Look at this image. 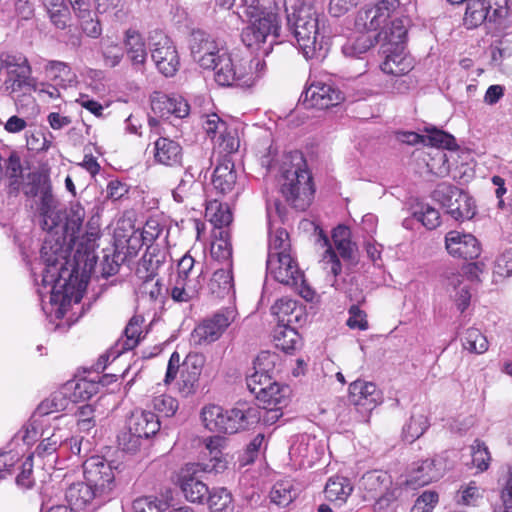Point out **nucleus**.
Segmentation results:
<instances>
[{"label": "nucleus", "mask_w": 512, "mask_h": 512, "mask_svg": "<svg viewBox=\"0 0 512 512\" xmlns=\"http://www.w3.org/2000/svg\"><path fill=\"white\" fill-rule=\"evenodd\" d=\"M62 215L63 220L44 239L41 259L44 263L42 283L51 287L50 303L65 309L82 298L76 265L84 262L85 266H92L96 262L100 228L91 218L85 232L79 235L86 216L85 208L79 202L71 203Z\"/></svg>", "instance_id": "nucleus-1"}, {"label": "nucleus", "mask_w": 512, "mask_h": 512, "mask_svg": "<svg viewBox=\"0 0 512 512\" xmlns=\"http://www.w3.org/2000/svg\"><path fill=\"white\" fill-rule=\"evenodd\" d=\"M287 25L306 60L322 61L329 51L324 17L311 0H283Z\"/></svg>", "instance_id": "nucleus-2"}, {"label": "nucleus", "mask_w": 512, "mask_h": 512, "mask_svg": "<svg viewBox=\"0 0 512 512\" xmlns=\"http://www.w3.org/2000/svg\"><path fill=\"white\" fill-rule=\"evenodd\" d=\"M221 443L222 439L219 437L209 438L206 443L209 462L190 463L182 470L179 485L189 502L203 503L210 493L208 486L199 478V472L220 473L227 468L228 462L220 450Z\"/></svg>", "instance_id": "nucleus-3"}, {"label": "nucleus", "mask_w": 512, "mask_h": 512, "mask_svg": "<svg viewBox=\"0 0 512 512\" xmlns=\"http://www.w3.org/2000/svg\"><path fill=\"white\" fill-rule=\"evenodd\" d=\"M201 418L208 430L233 434L257 424L260 413L255 405L248 403H237L234 408L226 411L218 405L211 404L202 409Z\"/></svg>", "instance_id": "nucleus-4"}, {"label": "nucleus", "mask_w": 512, "mask_h": 512, "mask_svg": "<svg viewBox=\"0 0 512 512\" xmlns=\"http://www.w3.org/2000/svg\"><path fill=\"white\" fill-rule=\"evenodd\" d=\"M0 63L7 72L5 91L18 105L20 97L29 96L37 89V80L32 76V68L26 56L21 53H2Z\"/></svg>", "instance_id": "nucleus-5"}, {"label": "nucleus", "mask_w": 512, "mask_h": 512, "mask_svg": "<svg viewBox=\"0 0 512 512\" xmlns=\"http://www.w3.org/2000/svg\"><path fill=\"white\" fill-rule=\"evenodd\" d=\"M305 162L299 156V162L282 173L281 192L295 209L306 210L313 199L314 186L312 176L303 168Z\"/></svg>", "instance_id": "nucleus-6"}, {"label": "nucleus", "mask_w": 512, "mask_h": 512, "mask_svg": "<svg viewBox=\"0 0 512 512\" xmlns=\"http://www.w3.org/2000/svg\"><path fill=\"white\" fill-rule=\"evenodd\" d=\"M25 193L32 197H39L38 211L41 217V227L47 234L53 232L55 226L63 220V215L58 208V200L52 194L50 181L46 177L36 176Z\"/></svg>", "instance_id": "nucleus-7"}, {"label": "nucleus", "mask_w": 512, "mask_h": 512, "mask_svg": "<svg viewBox=\"0 0 512 512\" xmlns=\"http://www.w3.org/2000/svg\"><path fill=\"white\" fill-rule=\"evenodd\" d=\"M279 19L278 14H267L262 19L249 22V25L243 28L241 40L243 44L251 50H260L268 55L271 51L272 42L279 37Z\"/></svg>", "instance_id": "nucleus-8"}, {"label": "nucleus", "mask_w": 512, "mask_h": 512, "mask_svg": "<svg viewBox=\"0 0 512 512\" xmlns=\"http://www.w3.org/2000/svg\"><path fill=\"white\" fill-rule=\"evenodd\" d=\"M432 197L446 208L447 213L456 221L468 220L475 215L473 199L454 185L438 184L432 192Z\"/></svg>", "instance_id": "nucleus-9"}, {"label": "nucleus", "mask_w": 512, "mask_h": 512, "mask_svg": "<svg viewBox=\"0 0 512 512\" xmlns=\"http://www.w3.org/2000/svg\"><path fill=\"white\" fill-rule=\"evenodd\" d=\"M237 311L225 307L202 320L192 331L190 341L194 346H206L216 342L235 321Z\"/></svg>", "instance_id": "nucleus-10"}, {"label": "nucleus", "mask_w": 512, "mask_h": 512, "mask_svg": "<svg viewBox=\"0 0 512 512\" xmlns=\"http://www.w3.org/2000/svg\"><path fill=\"white\" fill-rule=\"evenodd\" d=\"M149 47L157 70L165 77L174 76L180 59L173 41L164 32L154 30L149 35Z\"/></svg>", "instance_id": "nucleus-11"}, {"label": "nucleus", "mask_w": 512, "mask_h": 512, "mask_svg": "<svg viewBox=\"0 0 512 512\" xmlns=\"http://www.w3.org/2000/svg\"><path fill=\"white\" fill-rule=\"evenodd\" d=\"M244 59L233 56L227 48L220 52L215 61L214 79L220 86L251 87V76L244 73Z\"/></svg>", "instance_id": "nucleus-12"}, {"label": "nucleus", "mask_w": 512, "mask_h": 512, "mask_svg": "<svg viewBox=\"0 0 512 512\" xmlns=\"http://www.w3.org/2000/svg\"><path fill=\"white\" fill-rule=\"evenodd\" d=\"M84 479L98 491L106 496L114 485V469L112 463L104 457L95 455L83 463Z\"/></svg>", "instance_id": "nucleus-13"}, {"label": "nucleus", "mask_w": 512, "mask_h": 512, "mask_svg": "<svg viewBox=\"0 0 512 512\" xmlns=\"http://www.w3.org/2000/svg\"><path fill=\"white\" fill-rule=\"evenodd\" d=\"M399 5V0H380L373 6L362 8L355 21L357 29L372 32L384 28Z\"/></svg>", "instance_id": "nucleus-14"}, {"label": "nucleus", "mask_w": 512, "mask_h": 512, "mask_svg": "<svg viewBox=\"0 0 512 512\" xmlns=\"http://www.w3.org/2000/svg\"><path fill=\"white\" fill-rule=\"evenodd\" d=\"M191 55L202 68L215 67L220 52L226 48L210 34L202 30H193L189 40Z\"/></svg>", "instance_id": "nucleus-15"}, {"label": "nucleus", "mask_w": 512, "mask_h": 512, "mask_svg": "<svg viewBox=\"0 0 512 512\" xmlns=\"http://www.w3.org/2000/svg\"><path fill=\"white\" fill-rule=\"evenodd\" d=\"M267 272L279 283L297 286L303 282V273L291 253L280 256H268L266 262Z\"/></svg>", "instance_id": "nucleus-16"}, {"label": "nucleus", "mask_w": 512, "mask_h": 512, "mask_svg": "<svg viewBox=\"0 0 512 512\" xmlns=\"http://www.w3.org/2000/svg\"><path fill=\"white\" fill-rule=\"evenodd\" d=\"M301 99L307 108L328 109L339 104L343 97L333 84L318 81L302 93Z\"/></svg>", "instance_id": "nucleus-17"}, {"label": "nucleus", "mask_w": 512, "mask_h": 512, "mask_svg": "<svg viewBox=\"0 0 512 512\" xmlns=\"http://www.w3.org/2000/svg\"><path fill=\"white\" fill-rule=\"evenodd\" d=\"M445 247L454 258L477 259L481 254V244L471 233L452 230L445 235Z\"/></svg>", "instance_id": "nucleus-18"}, {"label": "nucleus", "mask_w": 512, "mask_h": 512, "mask_svg": "<svg viewBox=\"0 0 512 512\" xmlns=\"http://www.w3.org/2000/svg\"><path fill=\"white\" fill-rule=\"evenodd\" d=\"M205 361V356L197 352H191L185 357L179 381V391L182 395L190 396L196 393Z\"/></svg>", "instance_id": "nucleus-19"}, {"label": "nucleus", "mask_w": 512, "mask_h": 512, "mask_svg": "<svg viewBox=\"0 0 512 512\" xmlns=\"http://www.w3.org/2000/svg\"><path fill=\"white\" fill-rule=\"evenodd\" d=\"M385 59L381 64V70L386 74L401 76L412 69V61L405 54V45L400 43H384L381 46Z\"/></svg>", "instance_id": "nucleus-20"}, {"label": "nucleus", "mask_w": 512, "mask_h": 512, "mask_svg": "<svg viewBox=\"0 0 512 512\" xmlns=\"http://www.w3.org/2000/svg\"><path fill=\"white\" fill-rule=\"evenodd\" d=\"M349 402L365 411H372L382 403V392L373 382L355 380L349 385Z\"/></svg>", "instance_id": "nucleus-21"}, {"label": "nucleus", "mask_w": 512, "mask_h": 512, "mask_svg": "<svg viewBox=\"0 0 512 512\" xmlns=\"http://www.w3.org/2000/svg\"><path fill=\"white\" fill-rule=\"evenodd\" d=\"M391 483V477L387 472L380 470L366 472L360 480V488L364 491V500L380 501Z\"/></svg>", "instance_id": "nucleus-22"}, {"label": "nucleus", "mask_w": 512, "mask_h": 512, "mask_svg": "<svg viewBox=\"0 0 512 512\" xmlns=\"http://www.w3.org/2000/svg\"><path fill=\"white\" fill-rule=\"evenodd\" d=\"M441 463H437L434 459H426L415 464V467L408 474L406 484L412 489L422 487L437 481L443 475Z\"/></svg>", "instance_id": "nucleus-23"}, {"label": "nucleus", "mask_w": 512, "mask_h": 512, "mask_svg": "<svg viewBox=\"0 0 512 512\" xmlns=\"http://www.w3.org/2000/svg\"><path fill=\"white\" fill-rule=\"evenodd\" d=\"M125 53L132 67L136 71H143L147 60L146 43L143 36L136 29L130 28L124 34Z\"/></svg>", "instance_id": "nucleus-24"}, {"label": "nucleus", "mask_w": 512, "mask_h": 512, "mask_svg": "<svg viewBox=\"0 0 512 512\" xmlns=\"http://www.w3.org/2000/svg\"><path fill=\"white\" fill-rule=\"evenodd\" d=\"M154 161L167 167L182 165L183 151L180 144L170 138L159 137L154 142Z\"/></svg>", "instance_id": "nucleus-25"}, {"label": "nucleus", "mask_w": 512, "mask_h": 512, "mask_svg": "<svg viewBox=\"0 0 512 512\" xmlns=\"http://www.w3.org/2000/svg\"><path fill=\"white\" fill-rule=\"evenodd\" d=\"M152 110L160 114L161 117L174 115L177 118L188 116L190 106L188 102L181 96H168L159 94L152 99Z\"/></svg>", "instance_id": "nucleus-26"}, {"label": "nucleus", "mask_w": 512, "mask_h": 512, "mask_svg": "<svg viewBox=\"0 0 512 512\" xmlns=\"http://www.w3.org/2000/svg\"><path fill=\"white\" fill-rule=\"evenodd\" d=\"M101 497H104V495L98 493L87 481L73 483L65 492V498L70 505L69 508L73 509L74 512L84 509L87 505L91 504L94 499Z\"/></svg>", "instance_id": "nucleus-27"}, {"label": "nucleus", "mask_w": 512, "mask_h": 512, "mask_svg": "<svg viewBox=\"0 0 512 512\" xmlns=\"http://www.w3.org/2000/svg\"><path fill=\"white\" fill-rule=\"evenodd\" d=\"M127 426L147 440L160 430V421L158 416L151 411L135 410L128 418Z\"/></svg>", "instance_id": "nucleus-28"}, {"label": "nucleus", "mask_w": 512, "mask_h": 512, "mask_svg": "<svg viewBox=\"0 0 512 512\" xmlns=\"http://www.w3.org/2000/svg\"><path fill=\"white\" fill-rule=\"evenodd\" d=\"M47 77L58 87L66 89L77 83V76L72 71L69 64L58 61L49 60L44 66Z\"/></svg>", "instance_id": "nucleus-29"}, {"label": "nucleus", "mask_w": 512, "mask_h": 512, "mask_svg": "<svg viewBox=\"0 0 512 512\" xmlns=\"http://www.w3.org/2000/svg\"><path fill=\"white\" fill-rule=\"evenodd\" d=\"M42 440L36 448V454L39 457L53 456L59 448L66 444L69 434L66 429L53 428L43 430Z\"/></svg>", "instance_id": "nucleus-30"}, {"label": "nucleus", "mask_w": 512, "mask_h": 512, "mask_svg": "<svg viewBox=\"0 0 512 512\" xmlns=\"http://www.w3.org/2000/svg\"><path fill=\"white\" fill-rule=\"evenodd\" d=\"M271 312L277 318L278 325H293L300 321L303 309L295 300L284 297L275 302Z\"/></svg>", "instance_id": "nucleus-31"}, {"label": "nucleus", "mask_w": 512, "mask_h": 512, "mask_svg": "<svg viewBox=\"0 0 512 512\" xmlns=\"http://www.w3.org/2000/svg\"><path fill=\"white\" fill-rule=\"evenodd\" d=\"M209 291L218 298H224L234 294V282L232 276V264L214 271L209 284Z\"/></svg>", "instance_id": "nucleus-32"}, {"label": "nucleus", "mask_w": 512, "mask_h": 512, "mask_svg": "<svg viewBox=\"0 0 512 512\" xmlns=\"http://www.w3.org/2000/svg\"><path fill=\"white\" fill-rule=\"evenodd\" d=\"M236 172L234 163L228 159L221 161L214 169L212 184L222 194L232 191L236 183Z\"/></svg>", "instance_id": "nucleus-33"}, {"label": "nucleus", "mask_w": 512, "mask_h": 512, "mask_svg": "<svg viewBox=\"0 0 512 512\" xmlns=\"http://www.w3.org/2000/svg\"><path fill=\"white\" fill-rule=\"evenodd\" d=\"M446 289L450 297L455 302L458 310L464 312L471 299V293L468 285L463 284V276L460 273H451L446 279Z\"/></svg>", "instance_id": "nucleus-34"}, {"label": "nucleus", "mask_w": 512, "mask_h": 512, "mask_svg": "<svg viewBox=\"0 0 512 512\" xmlns=\"http://www.w3.org/2000/svg\"><path fill=\"white\" fill-rule=\"evenodd\" d=\"M333 243L341 257L354 263L356 261L357 245L351 240V231L345 225H338L332 233Z\"/></svg>", "instance_id": "nucleus-35"}, {"label": "nucleus", "mask_w": 512, "mask_h": 512, "mask_svg": "<svg viewBox=\"0 0 512 512\" xmlns=\"http://www.w3.org/2000/svg\"><path fill=\"white\" fill-rule=\"evenodd\" d=\"M202 190L203 185L195 180L193 174L186 171L177 187L172 191V196L176 202L185 203L200 195Z\"/></svg>", "instance_id": "nucleus-36"}, {"label": "nucleus", "mask_w": 512, "mask_h": 512, "mask_svg": "<svg viewBox=\"0 0 512 512\" xmlns=\"http://www.w3.org/2000/svg\"><path fill=\"white\" fill-rule=\"evenodd\" d=\"M353 491L350 480L343 476L330 477L325 485L324 493L329 501L345 503Z\"/></svg>", "instance_id": "nucleus-37"}, {"label": "nucleus", "mask_w": 512, "mask_h": 512, "mask_svg": "<svg viewBox=\"0 0 512 512\" xmlns=\"http://www.w3.org/2000/svg\"><path fill=\"white\" fill-rule=\"evenodd\" d=\"M265 397L261 394L255 396L259 404L263 407H279L287 406L289 403L290 388L279 382L272 385L269 390L263 392Z\"/></svg>", "instance_id": "nucleus-38"}, {"label": "nucleus", "mask_w": 512, "mask_h": 512, "mask_svg": "<svg viewBox=\"0 0 512 512\" xmlns=\"http://www.w3.org/2000/svg\"><path fill=\"white\" fill-rule=\"evenodd\" d=\"M202 288V280H183L175 279V283L171 288V298L176 302H188L194 298Z\"/></svg>", "instance_id": "nucleus-39"}, {"label": "nucleus", "mask_w": 512, "mask_h": 512, "mask_svg": "<svg viewBox=\"0 0 512 512\" xmlns=\"http://www.w3.org/2000/svg\"><path fill=\"white\" fill-rule=\"evenodd\" d=\"M291 253V243L286 230L277 228L273 230L269 224L268 256H280Z\"/></svg>", "instance_id": "nucleus-40"}, {"label": "nucleus", "mask_w": 512, "mask_h": 512, "mask_svg": "<svg viewBox=\"0 0 512 512\" xmlns=\"http://www.w3.org/2000/svg\"><path fill=\"white\" fill-rule=\"evenodd\" d=\"M483 499V490L475 481L462 484L457 490L454 501L457 505L476 507Z\"/></svg>", "instance_id": "nucleus-41"}, {"label": "nucleus", "mask_w": 512, "mask_h": 512, "mask_svg": "<svg viewBox=\"0 0 512 512\" xmlns=\"http://www.w3.org/2000/svg\"><path fill=\"white\" fill-rule=\"evenodd\" d=\"M161 264L157 255L147 252L137 263L135 275L142 282L153 281Z\"/></svg>", "instance_id": "nucleus-42"}, {"label": "nucleus", "mask_w": 512, "mask_h": 512, "mask_svg": "<svg viewBox=\"0 0 512 512\" xmlns=\"http://www.w3.org/2000/svg\"><path fill=\"white\" fill-rule=\"evenodd\" d=\"M376 39V37H372L368 33H361L354 38L348 39L342 46V52L347 57L359 58L374 45Z\"/></svg>", "instance_id": "nucleus-43"}, {"label": "nucleus", "mask_w": 512, "mask_h": 512, "mask_svg": "<svg viewBox=\"0 0 512 512\" xmlns=\"http://www.w3.org/2000/svg\"><path fill=\"white\" fill-rule=\"evenodd\" d=\"M462 346L465 350L474 354H483L489 348L486 336L477 328H468L462 338Z\"/></svg>", "instance_id": "nucleus-44"}, {"label": "nucleus", "mask_w": 512, "mask_h": 512, "mask_svg": "<svg viewBox=\"0 0 512 512\" xmlns=\"http://www.w3.org/2000/svg\"><path fill=\"white\" fill-rule=\"evenodd\" d=\"M482 0H468L464 15V25L467 29H473L481 25L485 20L489 21V14Z\"/></svg>", "instance_id": "nucleus-45"}, {"label": "nucleus", "mask_w": 512, "mask_h": 512, "mask_svg": "<svg viewBox=\"0 0 512 512\" xmlns=\"http://www.w3.org/2000/svg\"><path fill=\"white\" fill-rule=\"evenodd\" d=\"M297 496L291 480H281L274 484L270 491L271 502L280 506H288Z\"/></svg>", "instance_id": "nucleus-46"}, {"label": "nucleus", "mask_w": 512, "mask_h": 512, "mask_svg": "<svg viewBox=\"0 0 512 512\" xmlns=\"http://www.w3.org/2000/svg\"><path fill=\"white\" fill-rule=\"evenodd\" d=\"M70 404L66 394L62 391L52 393L44 399L37 407L35 415L46 416L52 413L61 412L67 409Z\"/></svg>", "instance_id": "nucleus-47"}, {"label": "nucleus", "mask_w": 512, "mask_h": 512, "mask_svg": "<svg viewBox=\"0 0 512 512\" xmlns=\"http://www.w3.org/2000/svg\"><path fill=\"white\" fill-rule=\"evenodd\" d=\"M424 131L426 135H424L423 144L449 150L456 147L455 138L451 134L434 126L425 127Z\"/></svg>", "instance_id": "nucleus-48"}, {"label": "nucleus", "mask_w": 512, "mask_h": 512, "mask_svg": "<svg viewBox=\"0 0 512 512\" xmlns=\"http://www.w3.org/2000/svg\"><path fill=\"white\" fill-rule=\"evenodd\" d=\"M273 337L276 346L285 352L294 350L299 343V335L292 325H277Z\"/></svg>", "instance_id": "nucleus-49"}, {"label": "nucleus", "mask_w": 512, "mask_h": 512, "mask_svg": "<svg viewBox=\"0 0 512 512\" xmlns=\"http://www.w3.org/2000/svg\"><path fill=\"white\" fill-rule=\"evenodd\" d=\"M206 216L209 217L210 222L218 228L228 226L233 219L229 206L216 200L207 205Z\"/></svg>", "instance_id": "nucleus-50"}, {"label": "nucleus", "mask_w": 512, "mask_h": 512, "mask_svg": "<svg viewBox=\"0 0 512 512\" xmlns=\"http://www.w3.org/2000/svg\"><path fill=\"white\" fill-rule=\"evenodd\" d=\"M210 512H233L234 504L231 493L226 488L212 490L207 497Z\"/></svg>", "instance_id": "nucleus-51"}, {"label": "nucleus", "mask_w": 512, "mask_h": 512, "mask_svg": "<svg viewBox=\"0 0 512 512\" xmlns=\"http://www.w3.org/2000/svg\"><path fill=\"white\" fill-rule=\"evenodd\" d=\"M319 241L323 242L322 246H327V249L325 250L321 259L322 267L327 271V273L337 277L341 273V263L337 254L329 245V239L324 234L323 230L319 231Z\"/></svg>", "instance_id": "nucleus-52"}, {"label": "nucleus", "mask_w": 512, "mask_h": 512, "mask_svg": "<svg viewBox=\"0 0 512 512\" xmlns=\"http://www.w3.org/2000/svg\"><path fill=\"white\" fill-rule=\"evenodd\" d=\"M280 364V357L277 353L261 351L253 362V373L273 376L277 365Z\"/></svg>", "instance_id": "nucleus-53"}, {"label": "nucleus", "mask_w": 512, "mask_h": 512, "mask_svg": "<svg viewBox=\"0 0 512 512\" xmlns=\"http://www.w3.org/2000/svg\"><path fill=\"white\" fill-rule=\"evenodd\" d=\"M428 427L429 422L426 416L422 414L412 415L403 428V438L405 441L412 443L422 436Z\"/></svg>", "instance_id": "nucleus-54"}, {"label": "nucleus", "mask_w": 512, "mask_h": 512, "mask_svg": "<svg viewBox=\"0 0 512 512\" xmlns=\"http://www.w3.org/2000/svg\"><path fill=\"white\" fill-rule=\"evenodd\" d=\"M144 440L140 434L134 433L127 425L117 437L119 448L130 454L138 452Z\"/></svg>", "instance_id": "nucleus-55"}, {"label": "nucleus", "mask_w": 512, "mask_h": 512, "mask_svg": "<svg viewBox=\"0 0 512 512\" xmlns=\"http://www.w3.org/2000/svg\"><path fill=\"white\" fill-rule=\"evenodd\" d=\"M70 389L73 390L71 394L73 402L84 401L98 393L99 383L83 378L71 384Z\"/></svg>", "instance_id": "nucleus-56"}, {"label": "nucleus", "mask_w": 512, "mask_h": 512, "mask_svg": "<svg viewBox=\"0 0 512 512\" xmlns=\"http://www.w3.org/2000/svg\"><path fill=\"white\" fill-rule=\"evenodd\" d=\"M267 14H276L261 7L259 0H243L238 15L243 21L252 22Z\"/></svg>", "instance_id": "nucleus-57"}, {"label": "nucleus", "mask_w": 512, "mask_h": 512, "mask_svg": "<svg viewBox=\"0 0 512 512\" xmlns=\"http://www.w3.org/2000/svg\"><path fill=\"white\" fill-rule=\"evenodd\" d=\"M275 383H277V381L274 380L271 375L252 373L246 378L247 388L254 396L261 394L262 397H265L263 392L269 390Z\"/></svg>", "instance_id": "nucleus-58"}, {"label": "nucleus", "mask_w": 512, "mask_h": 512, "mask_svg": "<svg viewBox=\"0 0 512 512\" xmlns=\"http://www.w3.org/2000/svg\"><path fill=\"white\" fill-rule=\"evenodd\" d=\"M472 464L479 471H485L489 467L491 460L490 452L485 443L476 439L471 445Z\"/></svg>", "instance_id": "nucleus-59"}, {"label": "nucleus", "mask_w": 512, "mask_h": 512, "mask_svg": "<svg viewBox=\"0 0 512 512\" xmlns=\"http://www.w3.org/2000/svg\"><path fill=\"white\" fill-rule=\"evenodd\" d=\"M101 51L105 65L111 68L120 64L125 53L119 44L108 40L102 42Z\"/></svg>", "instance_id": "nucleus-60"}, {"label": "nucleus", "mask_w": 512, "mask_h": 512, "mask_svg": "<svg viewBox=\"0 0 512 512\" xmlns=\"http://www.w3.org/2000/svg\"><path fill=\"white\" fill-rule=\"evenodd\" d=\"M202 127L212 140L218 135L219 138L223 139V142L225 141L227 125L217 114L212 113L206 115Z\"/></svg>", "instance_id": "nucleus-61"}, {"label": "nucleus", "mask_w": 512, "mask_h": 512, "mask_svg": "<svg viewBox=\"0 0 512 512\" xmlns=\"http://www.w3.org/2000/svg\"><path fill=\"white\" fill-rule=\"evenodd\" d=\"M408 22L406 18H395L392 20L389 33L387 31L384 32L385 39L387 40L386 43H400L404 45L407 37Z\"/></svg>", "instance_id": "nucleus-62"}, {"label": "nucleus", "mask_w": 512, "mask_h": 512, "mask_svg": "<svg viewBox=\"0 0 512 512\" xmlns=\"http://www.w3.org/2000/svg\"><path fill=\"white\" fill-rule=\"evenodd\" d=\"M414 217L429 230L437 228L441 223L439 211L430 205L421 206L420 210L414 212Z\"/></svg>", "instance_id": "nucleus-63"}, {"label": "nucleus", "mask_w": 512, "mask_h": 512, "mask_svg": "<svg viewBox=\"0 0 512 512\" xmlns=\"http://www.w3.org/2000/svg\"><path fill=\"white\" fill-rule=\"evenodd\" d=\"M152 407L158 413L171 417L178 410V401L170 395L161 394L152 399Z\"/></svg>", "instance_id": "nucleus-64"}]
</instances>
